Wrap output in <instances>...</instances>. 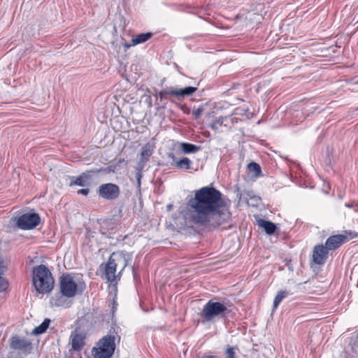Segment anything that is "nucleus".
I'll list each match as a JSON object with an SVG mask.
<instances>
[{
    "label": "nucleus",
    "mask_w": 358,
    "mask_h": 358,
    "mask_svg": "<svg viewBox=\"0 0 358 358\" xmlns=\"http://www.w3.org/2000/svg\"><path fill=\"white\" fill-rule=\"evenodd\" d=\"M130 259L129 255L122 251L113 252L106 264H101L100 268L103 270L104 278L110 282L120 280L122 272L127 266Z\"/></svg>",
    "instance_id": "obj_2"
},
{
    "label": "nucleus",
    "mask_w": 358,
    "mask_h": 358,
    "mask_svg": "<svg viewBox=\"0 0 358 358\" xmlns=\"http://www.w3.org/2000/svg\"><path fill=\"white\" fill-rule=\"evenodd\" d=\"M289 295V292L286 290H280L278 292L273 301V309L277 308L280 302Z\"/></svg>",
    "instance_id": "obj_22"
},
{
    "label": "nucleus",
    "mask_w": 358,
    "mask_h": 358,
    "mask_svg": "<svg viewBox=\"0 0 358 358\" xmlns=\"http://www.w3.org/2000/svg\"><path fill=\"white\" fill-rule=\"evenodd\" d=\"M8 286V281L1 275H0V292L5 291Z\"/></svg>",
    "instance_id": "obj_27"
},
{
    "label": "nucleus",
    "mask_w": 358,
    "mask_h": 358,
    "mask_svg": "<svg viewBox=\"0 0 358 358\" xmlns=\"http://www.w3.org/2000/svg\"><path fill=\"white\" fill-rule=\"evenodd\" d=\"M357 236L355 231H345L343 234L332 235L329 236L325 242V245L329 251H334L340 248L343 243L348 241L350 238Z\"/></svg>",
    "instance_id": "obj_10"
},
{
    "label": "nucleus",
    "mask_w": 358,
    "mask_h": 358,
    "mask_svg": "<svg viewBox=\"0 0 358 358\" xmlns=\"http://www.w3.org/2000/svg\"><path fill=\"white\" fill-rule=\"evenodd\" d=\"M152 154V149L149 144H146L141 150V159L138 164V167L143 169L145 166V163L148 161L149 157Z\"/></svg>",
    "instance_id": "obj_17"
},
{
    "label": "nucleus",
    "mask_w": 358,
    "mask_h": 358,
    "mask_svg": "<svg viewBox=\"0 0 358 358\" xmlns=\"http://www.w3.org/2000/svg\"><path fill=\"white\" fill-rule=\"evenodd\" d=\"M85 334L78 332L76 329L73 331L70 336L71 350L76 352L80 351L85 344Z\"/></svg>",
    "instance_id": "obj_14"
},
{
    "label": "nucleus",
    "mask_w": 358,
    "mask_h": 358,
    "mask_svg": "<svg viewBox=\"0 0 358 358\" xmlns=\"http://www.w3.org/2000/svg\"><path fill=\"white\" fill-rule=\"evenodd\" d=\"M182 110H184V112H185V113H187V114H188V113H189V108H187L185 106H183L182 107Z\"/></svg>",
    "instance_id": "obj_36"
},
{
    "label": "nucleus",
    "mask_w": 358,
    "mask_h": 358,
    "mask_svg": "<svg viewBox=\"0 0 358 358\" xmlns=\"http://www.w3.org/2000/svg\"><path fill=\"white\" fill-rule=\"evenodd\" d=\"M357 338H358V334H357Z\"/></svg>",
    "instance_id": "obj_40"
},
{
    "label": "nucleus",
    "mask_w": 358,
    "mask_h": 358,
    "mask_svg": "<svg viewBox=\"0 0 358 358\" xmlns=\"http://www.w3.org/2000/svg\"><path fill=\"white\" fill-rule=\"evenodd\" d=\"M197 90L196 87H186L184 88H176L174 87H166L158 93V96L162 101L166 95L176 98L178 101L182 100L185 97L191 96Z\"/></svg>",
    "instance_id": "obj_9"
},
{
    "label": "nucleus",
    "mask_w": 358,
    "mask_h": 358,
    "mask_svg": "<svg viewBox=\"0 0 358 358\" xmlns=\"http://www.w3.org/2000/svg\"><path fill=\"white\" fill-rule=\"evenodd\" d=\"M248 111V108H236L233 112V115H246Z\"/></svg>",
    "instance_id": "obj_28"
},
{
    "label": "nucleus",
    "mask_w": 358,
    "mask_h": 358,
    "mask_svg": "<svg viewBox=\"0 0 358 358\" xmlns=\"http://www.w3.org/2000/svg\"><path fill=\"white\" fill-rule=\"evenodd\" d=\"M188 206L190 210L185 215L186 224L215 229L231 217L230 201L213 186L203 187L195 191Z\"/></svg>",
    "instance_id": "obj_1"
},
{
    "label": "nucleus",
    "mask_w": 358,
    "mask_h": 358,
    "mask_svg": "<svg viewBox=\"0 0 358 358\" xmlns=\"http://www.w3.org/2000/svg\"><path fill=\"white\" fill-rule=\"evenodd\" d=\"M248 169L254 177H259L262 174L261 167L259 164L256 162H250L248 165Z\"/></svg>",
    "instance_id": "obj_23"
},
{
    "label": "nucleus",
    "mask_w": 358,
    "mask_h": 358,
    "mask_svg": "<svg viewBox=\"0 0 358 358\" xmlns=\"http://www.w3.org/2000/svg\"><path fill=\"white\" fill-rule=\"evenodd\" d=\"M51 320L50 319H45L43 322L33 330V334L35 335H39L45 333L48 329Z\"/></svg>",
    "instance_id": "obj_21"
},
{
    "label": "nucleus",
    "mask_w": 358,
    "mask_h": 358,
    "mask_svg": "<svg viewBox=\"0 0 358 358\" xmlns=\"http://www.w3.org/2000/svg\"><path fill=\"white\" fill-rule=\"evenodd\" d=\"M171 208H172V205L171 204L167 206L168 210H170Z\"/></svg>",
    "instance_id": "obj_39"
},
{
    "label": "nucleus",
    "mask_w": 358,
    "mask_h": 358,
    "mask_svg": "<svg viewBox=\"0 0 358 358\" xmlns=\"http://www.w3.org/2000/svg\"><path fill=\"white\" fill-rule=\"evenodd\" d=\"M204 108L203 107H199L196 110L192 111V114L194 116L196 120H198L201 117L202 113H203Z\"/></svg>",
    "instance_id": "obj_29"
},
{
    "label": "nucleus",
    "mask_w": 358,
    "mask_h": 358,
    "mask_svg": "<svg viewBox=\"0 0 358 358\" xmlns=\"http://www.w3.org/2000/svg\"><path fill=\"white\" fill-rule=\"evenodd\" d=\"M9 348L10 352H15L16 356L17 352L27 356L32 352L33 344L29 339L15 335L9 340Z\"/></svg>",
    "instance_id": "obj_7"
},
{
    "label": "nucleus",
    "mask_w": 358,
    "mask_h": 358,
    "mask_svg": "<svg viewBox=\"0 0 358 358\" xmlns=\"http://www.w3.org/2000/svg\"><path fill=\"white\" fill-rule=\"evenodd\" d=\"M169 157L171 158L173 161L171 162V165L174 166L178 169L188 171L193 169V162L188 157H183L178 159L173 153L169 154Z\"/></svg>",
    "instance_id": "obj_15"
},
{
    "label": "nucleus",
    "mask_w": 358,
    "mask_h": 358,
    "mask_svg": "<svg viewBox=\"0 0 358 358\" xmlns=\"http://www.w3.org/2000/svg\"><path fill=\"white\" fill-rule=\"evenodd\" d=\"M229 313V310L226 303L210 299L203 307L199 315L201 322L204 323L213 322L216 319H224L227 317Z\"/></svg>",
    "instance_id": "obj_4"
},
{
    "label": "nucleus",
    "mask_w": 358,
    "mask_h": 358,
    "mask_svg": "<svg viewBox=\"0 0 358 358\" xmlns=\"http://www.w3.org/2000/svg\"><path fill=\"white\" fill-rule=\"evenodd\" d=\"M180 148L185 154L196 153L201 150V146L185 142L181 143Z\"/></svg>",
    "instance_id": "obj_19"
},
{
    "label": "nucleus",
    "mask_w": 358,
    "mask_h": 358,
    "mask_svg": "<svg viewBox=\"0 0 358 358\" xmlns=\"http://www.w3.org/2000/svg\"><path fill=\"white\" fill-rule=\"evenodd\" d=\"M257 222L259 227L263 228L268 235H273L277 229L276 225L271 221L260 219Z\"/></svg>",
    "instance_id": "obj_18"
},
{
    "label": "nucleus",
    "mask_w": 358,
    "mask_h": 358,
    "mask_svg": "<svg viewBox=\"0 0 358 358\" xmlns=\"http://www.w3.org/2000/svg\"><path fill=\"white\" fill-rule=\"evenodd\" d=\"M345 206L348 207V208H352L353 206V205L351 203H346L345 204Z\"/></svg>",
    "instance_id": "obj_38"
},
{
    "label": "nucleus",
    "mask_w": 358,
    "mask_h": 358,
    "mask_svg": "<svg viewBox=\"0 0 358 358\" xmlns=\"http://www.w3.org/2000/svg\"><path fill=\"white\" fill-rule=\"evenodd\" d=\"M89 192H90L89 188L80 189L78 190V192H77L78 194H82L84 196H87Z\"/></svg>",
    "instance_id": "obj_32"
},
{
    "label": "nucleus",
    "mask_w": 358,
    "mask_h": 358,
    "mask_svg": "<svg viewBox=\"0 0 358 358\" xmlns=\"http://www.w3.org/2000/svg\"><path fill=\"white\" fill-rule=\"evenodd\" d=\"M33 284L38 293L48 294L54 287V278L48 267L43 264L33 268Z\"/></svg>",
    "instance_id": "obj_3"
},
{
    "label": "nucleus",
    "mask_w": 358,
    "mask_h": 358,
    "mask_svg": "<svg viewBox=\"0 0 358 358\" xmlns=\"http://www.w3.org/2000/svg\"><path fill=\"white\" fill-rule=\"evenodd\" d=\"M116 306H117V302L115 301H113V311H114V309L116 308Z\"/></svg>",
    "instance_id": "obj_37"
},
{
    "label": "nucleus",
    "mask_w": 358,
    "mask_h": 358,
    "mask_svg": "<svg viewBox=\"0 0 358 358\" xmlns=\"http://www.w3.org/2000/svg\"><path fill=\"white\" fill-rule=\"evenodd\" d=\"M123 45L126 50L129 49V48H131V46H134L135 45H131V42L130 43H124Z\"/></svg>",
    "instance_id": "obj_34"
},
{
    "label": "nucleus",
    "mask_w": 358,
    "mask_h": 358,
    "mask_svg": "<svg viewBox=\"0 0 358 358\" xmlns=\"http://www.w3.org/2000/svg\"><path fill=\"white\" fill-rule=\"evenodd\" d=\"M84 281H79L78 283L69 273H64L59 277V288L62 296L71 298L76 296L77 292L82 293L85 289Z\"/></svg>",
    "instance_id": "obj_5"
},
{
    "label": "nucleus",
    "mask_w": 358,
    "mask_h": 358,
    "mask_svg": "<svg viewBox=\"0 0 358 358\" xmlns=\"http://www.w3.org/2000/svg\"><path fill=\"white\" fill-rule=\"evenodd\" d=\"M63 296L62 294H57L52 296L50 299L51 306L56 307L62 306L64 303Z\"/></svg>",
    "instance_id": "obj_25"
},
{
    "label": "nucleus",
    "mask_w": 358,
    "mask_h": 358,
    "mask_svg": "<svg viewBox=\"0 0 358 358\" xmlns=\"http://www.w3.org/2000/svg\"><path fill=\"white\" fill-rule=\"evenodd\" d=\"M234 115H231L229 116H225V118H227L226 120H230L231 123L232 124V126L238 122L239 121H241L240 118H238L236 117L233 116Z\"/></svg>",
    "instance_id": "obj_30"
},
{
    "label": "nucleus",
    "mask_w": 358,
    "mask_h": 358,
    "mask_svg": "<svg viewBox=\"0 0 358 358\" xmlns=\"http://www.w3.org/2000/svg\"><path fill=\"white\" fill-rule=\"evenodd\" d=\"M98 195L104 199L113 201L120 194V187L114 183L108 182L101 185L97 189Z\"/></svg>",
    "instance_id": "obj_12"
},
{
    "label": "nucleus",
    "mask_w": 358,
    "mask_h": 358,
    "mask_svg": "<svg viewBox=\"0 0 358 358\" xmlns=\"http://www.w3.org/2000/svg\"><path fill=\"white\" fill-rule=\"evenodd\" d=\"M238 350L237 346L227 345L225 350L226 358H236V350Z\"/></svg>",
    "instance_id": "obj_26"
},
{
    "label": "nucleus",
    "mask_w": 358,
    "mask_h": 358,
    "mask_svg": "<svg viewBox=\"0 0 358 358\" xmlns=\"http://www.w3.org/2000/svg\"><path fill=\"white\" fill-rule=\"evenodd\" d=\"M235 193L238 201H248V199H252L257 202L260 200V198L256 196L252 190L244 189L241 191L238 187H236Z\"/></svg>",
    "instance_id": "obj_16"
},
{
    "label": "nucleus",
    "mask_w": 358,
    "mask_h": 358,
    "mask_svg": "<svg viewBox=\"0 0 358 358\" xmlns=\"http://www.w3.org/2000/svg\"><path fill=\"white\" fill-rule=\"evenodd\" d=\"M41 222V217L38 213H24L18 217L16 221L17 227L23 230H29L36 228Z\"/></svg>",
    "instance_id": "obj_11"
},
{
    "label": "nucleus",
    "mask_w": 358,
    "mask_h": 358,
    "mask_svg": "<svg viewBox=\"0 0 358 358\" xmlns=\"http://www.w3.org/2000/svg\"><path fill=\"white\" fill-rule=\"evenodd\" d=\"M138 172L136 173V180H137V185H138V187H141V177H142V175H141V171L142 169H141V168H138Z\"/></svg>",
    "instance_id": "obj_31"
},
{
    "label": "nucleus",
    "mask_w": 358,
    "mask_h": 358,
    "mask_svg": "<svg viewBox=\"0 0 358 358\" xmlns=\"http://www.w3.org/2000/svg\"><path fill=\"white\" fill-rule=\"evenodd\" d=\"M152 36L150 32L142 33L136 35L131 39V45H138L148 41Z\"/></svg>",
    "instance_id": "obj_20"
},
{
    "label": "nucleus",
    "mask_w": 358,
    "mask_h": 358,
    "mask_svg": "<svg viewBox=\"0 0 358 358\" xmlns=\"http://www.w3.org/2000/svg\"><path fill=\"white\" fill-rule=\"evenodd\" d=\"M111 171H113V169L111 166H108L106 168L96 169L90 171H87L83 172L78 177L71 176L70 178V186L78 185L80 187H87L90 185V180L92 178V174H99L100 173H110Z\"/></svg>",
    "instance_id": "obj_8"
},
{
    "label": "nucleus",
    "mask_w": 358,
    "mask_h": 358,
    "mask_svg": "<svg viewBox=\"0 0 358 358\" xmlns=\"http://www.w3.org/2000/svg\"><path fill=\"white\" fill-rule=\"evenodd\" d=\"M223 126L227 127H232V124L231 123L230 120H226L223 123Z\"/></svg>",
    "instance_id": "obj_33"
},
{
    "label": "nucleus",
    "mask_w": 358,
    "mask_h": 358,
    "mask_svg": "<svg viewBox=\"0 0 358 358\" xmlns=\"http://www.w3.org/2000/svg\"><path fill=\"white\" fill-rule=\"evenodd\" d=\"M115 336L109 334L103 336L99 342L98 348L92 350L94 358H110L114 353L115 343Z\"/></svg>",
    "instance_id": "obj_6"
},
{
    "label": "nucleus",
    "mask_w": 358,
    "mask_h": 358,
    "mask_svg": "<svg viewBox=\"0 0 358 358\" xmlns=\"http://www.w3.org/2000/svg\"><path fill=\"white\" fill-rule=\"evenodd\" d=\"M329 250L322 244L316 245L313 250V261L318 265H323L328 258Z\"/></svg>",
    "instance_id": "obj_13"
},
{
    "label": "nucleus",
    "mask_w": 358,
    "mask_h": 358,
    "mask_svg": "<svg viewBox=\"0 0 358 358\" xmlns=\"http://www.w3.org/2000/svg\"><path fill=\"white\" fill-rule=\"evenodd\" d=\"M225 116H220L217 117L213 122L210 125V127L215 131H217L218 128L223 126V123L226 121Z\"/></svg>",
    "instance_id": "obj_24"
},
{
    "label": "nucleus",
    "mask_w": 358,
    "mask_h": 358,
    "mask_svg": "<svg viewBox=\"0 0 358 358\" xmlns=\"http://www.w3.org/2000/svg\"><path fill=\"white\" fill-rule=\"evenodd\" d=\"M4 271V266L3 265V262L0 261V275L2 274Z\"/></svg>",
    "instance_id": "obj_35"
}]
</instances>
